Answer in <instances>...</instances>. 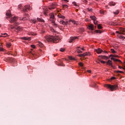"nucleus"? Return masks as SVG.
I'll use <instances>...</instances> for the list:
<instances>
[{
    "label": "nucleus",
    "mask_w": 125,
    "mask_h": 125,
    "mask_svg": "<svg viewBox=\"0 0 125 125\" xmlns=\"http://www.w3.org/2000/svg\"><path fill=\"white\" fill-rule=\"evenodd\" d=\"M58 17L59 18H62V19H65V17L64 16H62L61 14L58 15Z\"/></svg>",
    "instance_id": "26"
},
{
    "label": "nucleus",
    "mask_w": 125,
    "mask_h": 125,
    "mask_svg": "<svg viewBox=\"0 0 125 125\" xmlns=\"http://www.w3.org/2000/svg\"><path fill=\"white\" fill-rule=\"evenodd\" d=\"M116 33L117 34H119V35H125V33L124 32H120V31H116Z\"/></svg>",
    "instance_id": "29"
},
{
    "label": "nucleus",
    "mask_w": 125,
    "mask_h": 125,
    "mask_svg": "<svg viewBox=\"0 0 125 125\" xmlns=\"http://www.w3.org/2000/svg\"><path fill=\"white\" fill-rule=\"evenodd\" d=\"M89 55H90V54L87 52V56H89Z\"/></svg>",
    "instance_id": "62"
},
{
    "label": "nucleus",
    "mask_w": 125,
    "mask_h": 125,
    "mask_svg": "<svg viewBox=\"0 0 125 125\" xmlns=\"http://www.w3.org/2000/svg\"><path fill=\"white\" fill-rule=\"evenodd\" d=\"M76 39H77V37H70V41H69V42H70V43L73 42H74V41H75V40H76Z\"/></svg>",
    "instance_id": "16"
},
{
    "label": "nucleus",
    "mask_w": 125,
    "mask_h": 125,
    "mask_svg": "<svg viewBox=\"0 0 125 125\" xmlns=\"http://www.w3.org/2000/svg\"><path fill=\"white\" fill-rule=\"evenodd\" d=\"M56 65H58V66H59V62H56Z\"/></svg>",
    "instance_id": "57"
},
{
    "label": "nucleus",
    "mask_w": 125,
    "mask_h": 125,
    "mask_svg": "<svg viewBox=\"0 0 125 125\" xmlns=\"http://www.w3.org/2000/svg\"><path fill=\"white\" fill-rule=\"evenodd\" d=\"M77 52H78V53H83V51H82L79 49L77 50Z\"/></svg>",
    "instance_id": "46"
},
{
    "label": "nucleus",
    "mask_w": 125,
    "mask_h": 125,
    "mask_svg": "<svg viewBox=\"0 0 125 125\" xmlns=\"http://www.w3.org/2000/svg\"><path fill=\"white\" fill-rule=\"evenodd\" d=\"M111 51L113 54H115V53H117V52L115 51L114 49H111Z\"/></svg>",
    "instance_id": "32"
},
{
    "label": "nucleus",
    "mask_w": 125,
    "mask_h": 125,
    "mask_svg": "<svg viewBox=\"0 0 125 125\" xmlns=\"http://www.w3.org/2000/svg\"><path fill=\"white\" fill-rule=\"evenodd\" d=\"M54 15H53V14H51L50 15V21H54Z\"/></svg>",
    "instance_id": "14"
},
{
    "label": "nucleus",
    "mask_w": 125,
    "mask_h": 125,
    "mask_svg": "<svg viewBox=\"0 0 125 125\" xmlns=\"http://www.w3.org/2000/svg\"><path fill=\"white\" fill-rule=\"evenodd\" d=\"M45 41L48 42H54V43H57V42H59V41H60V38L59 36H47L45 37Z\"/></svg>",
    "instance_id": "1"
},
{
    "label": "nucleus",
    "mask_w": 125,
    "mask_h": 125,
    "mask_svg": "<svg viewBox=\"0 0 125 125\" xmlns=\"http://www.w3.org/2000/svg\"><path fill=\"white\" fill-rule=\"evenodd\" d=\"M88 11H90L91 12H92V9H88Z\"/></svg>",
    "instance_id": "52"
},
{
    "label": "nucleus",
    "mask_w": 125,
    "mask_h": 125,
    "mask_svg": "<svg viewBox=\"0 0 125 125\" xmlns=\"http://www.w3.org/2000/svg\"><path fill=\"white\" fill-rule=\"evenodd\" d=\"M104 87L109 88L111 91H114V90L118 89V85L105 84Z\"/></svg>",
    "instance_id": "2"
},
{
    "label": "nucleus",
    "mask_w": 125,
    "mask_h": 125,
    "mask_svg": "<svg viewBox=\"0 0 125 125\" xmlns=\"http://www.w3.org/2000/svg\"><path fill=\"white\" fill-rule=\"evenodd\" d=\"M82 55L83 57H84L85 56H87V52L84 53L82 54Z\"/></svg>",
    "instance_id": "34"
},
{
    "label": "nucleus",
    "mask_w": 125,
    "mask_h": 125,
    "mask_svg": "<svg viewBox=\"0 0 125 125\" xmlns=\"http://www.w3.org/2000/svg\"><path fill=\"white\" fill-rule=\"evenodd\" d=\"M120 39H125V37L123 36H120Z\"/></svg>",
    "instance_id": "51"
},
{
    "label": "nucleus",
    "mask_w": 125,
    "mask_h": 125,
    "mask_svg": "<svg viewBox=\"0 0 125 125\" xmlns=\"http://www.w3.org/2000/svg\"><path fill=\"white\" fill-rule=\"evenodd\" d=\"M88 28L89 30H90V31H93L94 30V26L93 24H91L88 26Z\"/></svg>",
    "instance_id": "10"
},
{
    "label": "nucleus",
    "mask_w": 125,
    "mask_h": 125,
    "mask_svg": "<svg viewBox=\"0 0 125 125\" xmlns=\"http://www.w3.org/2000/svg\"><path fill=\"white\" fill-rule=\"evenodd\" d=\"M119 31L120 33H125V28H120L119 29Z\"/></svg>",
    "instance_id": "23"
},
{
    "label": "nucleus",
    "mask_w": 125,
    "mask_h": 125,
    "mask_svg": "<svg viewBox=\"0 0 125 125\" xmlns=\"http://www.w3.org/2000/svg\"><path fill=\"white\" fill-rule=\"evenodd\" d=\"M30 9H31V6H30V5H25L22 8V11H23V12H28V10H30Z\"/></svg>",
    "instance_id": "4"
},
{
    "label": "nucleus",
    "mask_w": 125,
    "mask_h": 125,
    "mask_svg": "<svg viewBox=\"0 0 125 125\" xmlns=\"http://www.w3.org/2000/svg\"><path fill=\"white\" fill-rule=\"evenodd\" d=\"M63 21H60V24H62V25H63Z\"/></svg>",
    "instance_id": "53"
},
{
    "label": "nucleus",
    "mask_w": 125,
    "mask_h": 125,
    "mask_svg": "<svg viewBox=\"0 0 125 125\" xmlns=\"http://www.w3.org/2000/svg\"><path fill=\"white\" fill-rule=\"evenodd\" d=\"M94 24H95V25H98V21L95 20V21H94Z\"/></svg>",
    "instance_id": "41"
},
{
    "label": "nucleus",
    "mask_w": 125,
    "mask_h": 125,
    "mask_svg": "<svg viewBox=\"0 0 125 125\" xmlns=\"http://www.w3.org/2000/svg\"><path fill=\"white\" fill-rule=\"evenodd\" d=\"M56 7V4L52 3V4L50 5L49 6V9H54Z\"/></svg>",
    "instance_id": "8"
},
{
    "label": "nucleus",
    "mask_w": 125,
    "mask_h": 125,
    "mask_svg": "<svg viewBox=\"0 0 125 125\" xmlns=\"http://www.w3.org/2000/svg\"><path fill=\"white\" fill-rule=\"evenodd\" d=\"M18 19V18L14 17L12 18L10 22V23H14V24H18V22H17Z\"/></svg>",
    "instance_id": "5"
},
{
    "label": "nucleus",
    "mask_w": 125,
    "mask_h": 125,
    "mask_svg": "<svg viewBox=\"0 0 125 125\" xmlns=\"http://www.w3.org/2000/svg\"><path fill=\"white\" fill-rule=\"evenodd\" d=\"M37 20L38 21H39V22H44V21H43V20L40 18H37Z\"/></svg>",
    "instance_id": "28"
},
{
    "label": "nucleus",
    "mask_w": 125,
    "mask_h": 125,
    "mask_svg": "<svg viewBox=\"0 0 125 125\" xmlns=\"http://www.w3.org/2000/svg\"><path fill=\"white\" fill-rule=\"evenodd\" d=\"M11 29H14V28H15V27L13 26H11Z\"/></svg>",
    "instance_id": "60"
},
{
    "label": "nucleus",
    "mask_w": 125,
    "mask_h": 125,
    "mask_svg": "<svg viewBox=\"0 0 125 125\" xmlns=\"http://www.w3.org/2000/svg\"><path fill=\"white\" fill-rule=\"evenodd\" d=\"M1 35H2L3 36H6H6H7V34L6 33L1 34Z\"/></svg>",
    "instance_id": "55"
},
{
    "label": "nucleus",
    "mask_w": 125,
    "mask_h": 125,
    "mask_svg": "<svg viewBox=\"0 0 125 125\" xmlns=\"http://www.w3.org/2000/svg\"><path fill=\"white\" fill-rule=\"evenodd\" d=\"M111 60H113V61H114L115 62H119V63H122V61L120 60L116 59L114 58V57L111 58Z\"/></svg>",
    "instance_id": "13"
},
{
    "label": "nucleus",
    "mask_w": 125,
    "mask_h": 125,
    "mask_svg": "<svg viewBox=\"0 0 125 125\" xmlns=\"http://www.w3.org/2000/svg\"><path fill=\"white\" fill-rule=\"evenodd\" d=\"M114 14H115V15H118L119 13H120V11L119 10H117L115 12H113Z\"/></svg>",
    "instance_id": "27"
},
{
    "label": "nucleus",
    "mask_w": 125,
    "mask_h": 125,
    "mask_svg": "<svg viewBox=\"0 0 125 125\" xmlns=\"http://www.w3.org/2000/svg\"><path fill=\"white\" fill-rule=\"evenodd\" d=\"M95 52H97L98 54H100V53L103 52V50L101 49V48L95 49Z\"/></svg>",
    "instance_id": "7"
},
{
    "label": "nucleus",
    "mask_w": 125,
    "mask_h": 125,
    "mask_svg": "<svg viewBox=\"0 0 125 125\" xmlns=\"http://www.w3.org/2000/svg\"><path fill=\"white\" fill-rule=\"evenodd\" d=\"M95 33H99V34H101V33H102V31H101L100 30H95Z\"/></svg>",
    "instance_id": "33"
},
{
    "label": "nucleus",
    "mask_w": 125,
    "mask_h": 125,
    "mask_svg": "<svg viewBox=\"0 0 125 125\" xmlns=\"http://www.w3.org/2000/svg\"><path fill=\"white\" fill-rule=\"evenodd\" d=\"M110 57H119V56L117 55H110Z\"/></svg>",
    "instance_id": "35"
},
{
    "label": "nucleus",
    "mask_w": 125,
    "mask_h": 125,
    "mask_svg": "<svg viewBox=\"0 0 125 125\" xmlns=\"http://www.w3.org/2000/svg\"><path fill=\"white\" fill-rule=\"evenodd\" d=\"M31 22H32V23H34V24H36L37 21L36 20H31Z\"/></svg>",
    "instance_id": "40"
},
{
    "label": "nucleus",
    "mask_w": 125,
    "mask_h": 125,
    "mask_svg": "<svg viewBox=\"0 0 125 125\" xmlns=\"http://www.w3.org/2000/svg\"><path fill=\"white\" fill-rule=\"evenodd\" d=\"M100 12L101 14H104V13H105V12L103 10H100Z\"/></svg>",
    "instance_id": "44"
},
{
    "label": "nucleus",
    "mask_w": 125,
    "mask_h": 125,
    "mask_svg": "<svg viewBox=\"0 0 125 125\" xmlns=\"http://www.w3.org/2000/svg\"><path fill=\"white\" fill-rule=\"evenodd\" d=\"M70 22H71L72 24H74V25H79L80 24V23L78 21H72V20H70L69 21Z\"/></svg>",
    "instance_id": "15"
},
{
    "label": "nucleus",
    "mask_w": 125,
    "mask_h": 125,
    "mask_svg": "<svg viewBox=\"0 0 125 125\" xmlns=\"http://www.w3.org/2000/svg\"><path fill=\"white\" fill-rule=\"evenodd\" d=\"M87 72L88 73H91V70H87Z\"/></svg>",
    "instance_id": "61"
},
{
    "label": "nucleus",
    "mask_w": 125,
    "mask_h": 125,
    "mask_svg": "<svg viewBox=\"0 0 125 125\" xmlns=\"http://www.w3.org/2000/svg\"><path fill=\"white\" fill-rule=\"evenodd\" d=\"M60 51H61L62 52H64V51H65V49L63 48H61L60 49Z\"/></svg>",
    "instance_id": "39"
},
{
    "label": "nucleus",
    "mask_w": 125,
    "mask_h": 125,
    "mask_svg": "<svg viewBox=\"0 0 125 125\" xmlns=\"http://www.w3.org/2000/svg\"><path fill=\"white\" fill-rule=\"evenodd\" d=\"M109 5H110V6H115L116 5V3H115V2H113V1H111L109 3Z\"/></svg>",
    "instance_id": "24"
},
{
    "label": "nucleus",
    "mask_w": 125,
    "mask_h": 125,
    "mask_svg": "<svg viewBox=\"0 0 125 125\" xmlns=\"http://www.w3.org/2000/svg\"><path fill=\"white\" fill-rule=\"evenodd\" d=\"M22 7V5L21 4H19L18 6V8H19L20 9H21Z\"/></svg>",
    "instance_id": "47"
},
{
    "label": "nucleus",
    "mask_w": 125,
    "mask_h": 125,
    "mask_svg": "<svg viewBox=\"0 0 125 125\" xmlns=\"http://www.w3.org/2000/svg\"><path fill=\"white\" fill-rule=\"evenodd\" d=\"M98 28L99 29H102V26H101V24H98Z\"/></svg>",
    "instance_id": "38"
},
{
    "label": "nucleus",
    "mask_w": 125,
    "mask_h": 125,
    "mask_svg": "<svg viewBox=\"0 0 125 125\" xmlns=\"http://www.w3.org/2000/svg\"><path fill=\"white\" fill-rule=\"evenodd\" d=\"M52 22L53 23V27H54L55 28H57V27H58V25L57 24L55 23V21H52Z\"/></svg>",
    "instance_id": "19"
},
{
    "label": "nucleus",
    "mask_w": 125,
    "mask_h": 125,
    "mask_svg": "<svg viewBox=\"0 0 125 125\" xmlns=\"http://www.w3.org/2000/svg\"><path fill=\"white\" fill-rule=\"evenodd\" d=\"M100 62H101L102 64H105L106 62L105 61H101V60H99Z\"/></svg>",
    "instance_id": "42"
},
{
    "label": "nucleus",
    "mask_w": 125,
    "mask_h": 125,
    "mask_svg": "<svg viewBox=\"0 0 125 125\" xmlns=\"http://www.w3.org/2000/svg\"><path fill=\"white\" fill-rule=\"evenodd\" d=\"M69 59H70V60H76L75 58H73V57H69Z\"/></svg>",
    "instance_id": "36"
},
{
    "label": "nucleus",
    "mask_w": 125,
    "mask_h": 125,
    "mask_svg": "<svg viewBox=\"0 0 125 125\" xmlns=\"http://www.w3.org/2000/svg\"><path fill=\"white\" fill-rule=\"evenodd\" d=\"M6 46L7 47H10V46H11V44L10 43H8L6 44Z\"/></svg>",
    "instance_id": "37"
},
{
    "label": "nucleus",
    "mask_w": 125,
    "mask_h": 125,
    "mask_svg": "<svg viewBox=\"0 0 125 125\" xmlns=\"http://www.w3.org/2000/svg\"><path fill=\"white\" fill-rule=\"evenodd\" d=\"M21 40H24V41H31L32 40V39L31 38V37H22L21 38Z\"/></svg>",
    "instance_id": "11"
},
{
    "label": "nucleus",
    "mask_w": 125,
    "mask_h": 125,
    "mask_svg": "<svg viewBox=\"0 0 125 125\" xmlns=\"http://www.w3.org/2000/svg\"><path fill=\"white\" fill-rule=\"evenodd\" d=\"M116 79V78H115L114 77H112L111 78V80H115Z\"/></svg>",
    "instance_id": "56"
},
{
    "label": "nucleus",
    "mask_w": 125,
    "mask_h": 125,
    "mask_svg": "<svg viewBox=\"0 0 125 125\" xmlns=\"http://www.w3.org/2000/svg\"><path fill=\"white\" fill-rule=\"evenodd\" d=\"M79 66H81V67H83V63L82 62L79 63Z\"/></svg>",
    "instance_id": "50"
},
{
    "label": "nucleus",
    "mask_w": 125,
    "mask_h": 125,
    "mask_svg": "<svg viewBox=\"0 0 125 125\" xmlns=\"http://www.w3.org/2000/svg\"><path fill=\"white\" fill-rule=\"evenodd\" d=\"M116 73H118V74L120 73H124V72L118 70V71H116Z\"/></svg>",
    "instance_id": "45"
},
{
    "label": "nucleus",
    "mask_w": 125,
    "mask_h": 125,
    "mask_svg": "<svg viewBox=\"0 0 125 125\" xmlns=\"http://www.w3.org/2000/svg\"><path fill=\"white\" fill-rule=\"evenodd\" d=\"M4 61H5V62H16V60L13 58L10 57H7L4 59Z\"/></svg>",
    "instance_id": "3"
},
{
    "label": "nucleus",
    "mask_w": 125,
    "mask_h": 125,
    "mask_svg": "<svg viewBox=\"0 0 125 125\" xmlns=\"http://www.w3.org/2000/svg\"><path fill=\"white\" fill-rule=\"evenodd\" d=\"M1 37H3V38H5V37H6V36H4V35H0V38H1Z\"/></svg>",
    "instance_id": "54"
},
{
    "label": "nucleus",
    "mask_w": 125,
    "mask_h": 125,
    "mask_svg": "<svg viewBox=\"0 0 125 125\" xmlns=\"http://www.w3.org/2000/svg\"><path fill=\"white\" fill-rule=\"evenodd\" d=\"M16 30H17V31H22V28L20 27V26H16L15 27Z\"/></svg>",
    "instance_id": "22"
},
{
    "label": "nucleus",
    "mask_w": 125,
    "mask_h": 125,
    "mask_svg": "<svg viewBox=\"0 0 125 125\" xmlns=\"http://www.w3.org/2000/svg\"><path fill=\"white\" fill-rule=\"evenodd\" d=\"M31 46L32 48H36V46L35 45H31Z\"/></svg>",
    "instance_id": "48"
},
{
    "label": "nucleus",
    "mask_w": 125,
    "mask_h": 125,
    "mask_svg": "<svg viewBox=\"0 0 125 125\" xmlns=\"http://www.w3.org/2000/svg\"><path fill=\"white\" fill-rule=\"evenodd\" d=\"M59 66H65V65H64V64L63 63V62H62V61L60 60H59Z\"/></svg>",
    "instance_id": "21"
},
{
    "label": "nucleus",
    "mask_w": 125,
    "mask_h": 125,
    "mask_svg": "<svg viewBox=\"0 0 125 125\" xmlns=\"http://www.w3.org/2000/svg\"><path fill=\"white\" fill-rule=\"evenodd\" d=\"M83 1L85 2V3H87V0H84Z\"/></svg>",
    "instance_id": "59"
},
{
    "label": "nucleus",
    "mask_w": 125,
    "mask_h": 125,
    "mask_svg": "<svg viewBox=\"0 0 125 125\" xmlns=\"http://www.w3.org/2000/svg\"><path fill=\"white\" fill-rule=\"evenodd\" d=\"M90 18L92 19V20H93L94 21H95V20H96V17H95V16H91L90 17Z\"/></svg>",
    "instance_id": "25"
},
{
    "label": "nucleus",
    "mask_w": 125,
    "mask_h": 125,
    "mask_svg": "<svg viewBox=\"0 0 125 125\" xmlns=\"http://www.w3.org/2000/svg\"><path fill=\"white\" fill-rule=\"evenodd\" d=\"M80 57H83V54L79 55Z\"/></svg>",
    "instance_id": "58"
},
{
    "label": "nucleus",
    "mask_w": 125,
    "mask_h": 125,
    "mask_svg": "<svg viewBox=\"0 0 125 125\" xmlns=\"http://www.w3.org/2000/svg\"><path fill=\"white\" fill-rule=\"evenodd\" d=\"M62 7H63V8H64V7L67 8V7H68V5H63L62 6Z\"/></svg>",
    "instance_id": "49"
},
{
    "label": "nucleus",
    "mask_w": 125,
    "mask_h": 125,
    "mask_svg": "<svg viewBox=\"0 0 125 125\" xmlns=\"http://www.w3.org/2000/svg\"><path fill=\"white\" fill-rule=\"evenodd\" d=\"M81 30H82V32H84V30H83V28H81Z\"/></svg>",
    "instance_id": "64"
},
{
    "label": "nucleus",
    "mask_w": 125,
    "mask_h": 125,
    "mask_svg": "<svg viewBox=\"0 0 125 125\" xmlns=\"http://www.w3.org/2000/svg\"><path fill=\"white\" fill-rule=\"evenodd\" d=\"M99 57H100V58H102V59H106V60H108L109 59V58L106 56H99Z\"/></svg>",
    "instance_id": "17"
},
{
    "label": "nucleus",
    "mask_w": 125,
    "mask_h": 125,
    "mask_svg": "<svg viewBox=\"0 0 125 125\" xmlns=\"http://www.w3.org/2000/svg\"><path fill=\"white\" fill-rule=\"evenodd\" d=\"M4 49L2 48V45L1 44L0 45V51H4Z\"/></svg>",
    "instance_id": "31"
},
{
    "label": "nucleus",
    "mask_w": 125,
    "mask_h": 125,
    "mask_svg": "<svg viewBox=\"0 0 125 125\" xmlns=\"http://www.w3.org/2000/svg\"><path fill=\"white\" fill-rule=\"evenodd\" d=\"M106 64H107V65H109V66H111V67L113 69L116 68V66L113 65V63H112V61L110 60H109L107 62H106Z\"/></svg>",
    "instance_id": "6"
},
{
    "label": "nucleus",
    "mask_w": 125,
    "mask_h": 125,
    "mask_svg": "<svg viewBox=\"0 0 125 125\" xmlns=\"http://www.w3.org/2000/svg\"><path fill=\"white\" fill-rule=\"evenodd\" d=\"M37 44L38 46H40V47H42L43 46V44L41 42H38Z\"/></svg>",
    "instance_id": "20"
},
{
    "label": "nucleus",
    "mask_w": 125,
    "mask_h": 125,
    "mask_svg": "<svg viewBox=\"0 0 125 125\" xmlns=\"http://www.w3.org/2000/svg\"><path fill=\"white\" fill-rule=\"evenodd\" d=\"M69 23V21H63V22L62 23V25H64L65 26H67V25H68V24Z\"/></svg>",
    "instance_id": "30"
},
{
    "label": "nucleus",
    "mask_w": 125,
    "mask_h": 125,
    "mask_svg": "<svg viewBox=\"0 0 125 125\" xmlns=\"http://www.w3.org/2000/svg\"><path fill=\"white\" fill-rule=\"evenodd\" d=\"M31 35L32 36H37V33H34V32H31Z\"/></svg>",
    "instance_id": "43"
},
{
    "label": "nucleus",
    "mask_w": 125,
    "mask_h": 125,
    "mask_svg": "<svg viewBox=\"0 0 125 125\" xmlns=\"http://www.w3.org/2000/svg\"><path fill=\"white\" fill-rule=\"evenodd\" d=\"M43 13L44 15H47V11H48V9L47 8H43Z\"/></svg>",
    "instance_id": "18"
},
{
    "label": "nucleus",
    "mask_w": 125,
    "mask_h": 125,
    "mask_svg": "<svg viewBox=\"0 0 125 125\" xmlns=\"http://www.w3.org/2000/svg\"><path fill=\"white\" fill-rule=\"evenodd\" d=\"M63 60H65V61H66V62H68V60L66 59H63Z\"/></svg>",
    "instance_id": "63"
},
{
    "label": "nucleus",
    "mask_w": 125,
    "mask_h": 125,
    "mask_svg": "<svg viewBox=\"0 0 125 125\" xmlns=\"http://www.w3.org/2000/svg\"><path fill=\"white\" fill-rule=\"evenodd\" d=\"M6 15L7 17V18H10V17H12V15L10 13V10H8L6 13Z\"/></svg>",
    "instance_id": "9"
},
{
    "label": "nucleus",
    "mask_w": 125,
    "mask_h": 125,
    "mask_svg": "<svg viewBox=\"0 0 125 125\" xmlns=\"http://www.w3.org/2000/svg\"><path fill=\"white\" fill-rule=\"evenodd\" d=\"M27 16H28V14L24 15L23 18H20V20H23V21H25V20H27Z\"/></svg>",
    "instance_id": "12"
}]
</instances>
